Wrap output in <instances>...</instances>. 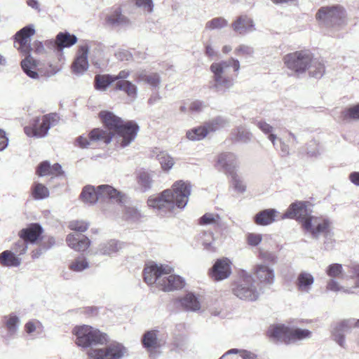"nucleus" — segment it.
Returning a JSON list of instances; mask_svg holds the SVG:
<instances>
[{
    "label": "nucleus",
    "mask_w": 359,
    "mask_h": 359,
    "mask_svg": "<svg viewBox=\"0 0 359 359\" xmlns=\"http://www.w3.org/2000/svg\"><path fill=\"white\" fill-rule=\"evenodd\" d=\"M99 116L108 130L94 128L89 133L92 142H103L108 144L116 135L117 142L121 148L128 146L135 140L139 131V126L133 121L124 122L120 117L109 111H101Z\"/></svg>",
    "instance_id": "1"
},
{
    "label": "nucleus",
    "mask_w": 359,
    "mask_h": 359,
    "mask_svg": "<svg viewBox=\"0 0 359 359\" xmlns=\"http://www.w3.org/2000/svg\"><path fill=\"white\" fill-rule=\"evenodd\" d=\"M191 191L189 182L179 180L170 189H167L155 197H149L147 204L161 216L172 213L176 208L184 209L187 205Z\"/></svg>",
    "instance_id": "2"
},
{
    "label": "nucleus",
    "mask_w": 359,
    "mask_h": 359,
    "mask_svg": "<svg viewBox=\"0 0 359 359\" xmlns=\"http://www.w3.org/2000/svg\"><path fill=\"white\" fill-rule=\"evenodd\" d=\"M285 66L297 74L309 71V76L320 79L325 73V67L323 61L315 58L308 50L295 51L285 55L283 57Z\"/></svg>",
    "instance_id": "3"
},
{
    "label": "nucleus",
    "mask_w": 359,
    "mask_h": 359,
    "mask_svg": "<svg viewBox=\"0 0 359 359\" xmlns=\"http://www.w3.org/2000/svg\"><path fill=\"white\" fill-rule=\"evenodd\" d=\"M229 67H232L233 72L238 73L240 69L239 61L231 57L227 60L213 62L210 65L212 76L210 82V89L218 93H224L233 86V79L227 76V69Z\"/></svg>",
    "instance_id": "4"
},
{
    "label": "nucleus",
    "mask_w": 359,
    "mask_h": 359,
    "mask_svg": "<svg viewBox=\"0 0 359 359\" xmlns=\"http://www.w3.org/2000/svg\"><path fill=\"white\" fill-rule=\"evenodd\" d=\"M35 34V29L33 25H28L20 29L15 34V43L19 46L18 49L25 56L21 62V67L23 72L30 78L36 79L39 78V74L36 71L37 61L32 55V46L30 38Z\"/></svg>",
    "instance_id": "5"
},
{
    "label": "nucleus",
    "mask_w": 359,
    "mask_h": 359,
    "mask_svg": "<svg viewBox=\"0 0 359 359\" xmlns=\"http://www.w3.org/2000/svg\"><path fill=\"white\" fill-rule=\"evenodd\" d=\"M267 333L271 339L286 344L308 339L312 336V332L307 329L290 327L283 324L271 325Z\"/></svg>",
    "instance_id": "6"
},
{
    "label": "nucleus",
    "mask_w": 359,
    "mask_h": 359,
    "mask_svg": "<svg viewBox=\"0 0 359 359\" xmlns=\"http://www.w3.org/2000/svg\"><path fill=\"white\" fill-rule=\"evenodd\" d=\"M72 334L76 337V344L83 348H93L95 346L103 345L107 343L109 340L107 334L87 325L74 327L72 330Z\"/></svg>",
    "instance_id": "7"
},
{
    "label": "nucleus",
    "mask_w": 359,
    "mask_h": 359,
    "mask_svg": "<svg viewBox=\"0 0 359 359\" xmlns=\"http://www.w3.org/2000/svg\"><path fill=\"white\" fill-rule=\"evenodd\" d=\"M232 292L238 298L245 301H256L264 290L255 285L252 276L245 270L239 273V278L232 286Z\"/></svg>",
    "instance_id": "8"
},
{
    "label": "nucleus",
    "mask_w": 359,
    "mask_h": 359,
    "mask_svg": "<svg viewBox=\"0 0 359 359\" xmlns=\"http://www.w3.org/2000/svg\"><path fill=\"white\" fill-rule=\"evenodd\" d=\"M345 11L339 5L323 6L318 11L316 18L318 21L330 29L332 34L345 25Z\"/></svg>",
    "instance_id": "9"
},
{
    "label": "nucleus",
    "mask_w": 359,
    "mask_h": 359,
    "mask_svg": "<svg viewBox=\"0 0 359 359\" xmlns=\"http://www.w3.org/2000/svg\"><path fill=\"white\" fill-rule=\"evenodd\" d=\"M60 117L57 113H49L35 116L29 121V125L24 128L25 133L30 137L43 138L47 136L51 127L59 123Z\"/></svg>",
    "instance_id": "10"
},
{
    "label": "nucleus",
    "mask_w": 359,
    "mask_h": 359,
    "mask_svg": "<svg viewBox=\"0 0 359 359\" xmlns=\"http://www.w3.org/2000/svg\"><path fill=\"white\" fill-rule=\"evenodd\" d=\"M100 348H90L88 355L90 359H123L128 355V348L121 343L112 341Z\"/></svg>",
    "instance_id": "11"
},
{
    "label": "nucleus",
    "mask_w": 359,
    "mask_h": 359,
    "mask_svg": "<svg viewBox=\"0 0 359 359\" xmlns=\"http://www.w3.org/2000/svg\"><path fill=\"white\" fill-rule=\"evenodd\" d=\"M331 221L328 218L316 217L310 216L302 219V227L311 233L313 238L318 239L321 234L330 236L331 229Z\"/></svg>",
    "instance_id": "12"
},
{
    "label": "nucleus",
    "mask_w": 359,
    "mask_h": 359,
    "mask_svg": "<svg viewBox=\"0 0 359 359\" xmlns=\"http://www.w3.org/2000/svg\"><path fill=\"white\" fill-rule=\"evenodd\" d=\"M172 271L173 269L168 265H158L152 262L144 269V280L149 285L156 283L159 285L163 276H166Z\"/></svg>",
    "instance_id": "13"
},
{
    "label": "nucleus",
    "mask_w": 359,
    "mask_h": 359,
    "mask_svg": "<svg viewBox=\"0 0 359 359\" xmlns=\"http://www.w3.org/2000/svg\"><path fill=\"white\" fill-rule=\"evenodd\" d=\"M2 325L6 329V333L2 335L3 341L8 345L17 337L20 325V319L15 313L4 316Z\"/></svg>",
    "instance_id": "14"
},
{
    "label": "nucleus",
    "mask_w": 359,
    "mask_h": 359,
    "mask_svg": "<svg viewBox=\"0 0 359 359\" xmlns=\"http://www.w3.org/2000/svg\"><path fill=\"white\" fill-rule=\"evenodd\" d=\"M253 273L258 280L257 284L259 288L270 287L275 282V272L273 268L266 264H257L253 268Z\"/></svg>",
    "instance_id": "15"
},
{
    "label": "nucleus",
    "mask_w": 359,
    "mask_h": 359,
    "mask_svg": "<svg viewBox=\"0 0 359 359\" xmlns=\"http://www.w3.org/2000/svg\"><path fill=\"white\" fill-rule=\"evenodd\" d=\"M141 343L148 351H152L161 348L165 344V339L160 337L158 330L154 329L147 330L143 334Z\"/></svg>",
    "instance_id": "16"
},
{
    "label": "nucleus",
    "mask_w": 359,
    "mask_h": 359,
    "mask_svg": "<svg viewBox=\"0 0 359 359\" xmlns=\"http://www.w3.org/2000/svg\"><path fill=\"white\" fill-rule=\"evenodd\" d=\"M43 229L39 223L29 224L26 228L21 229L18 236L20 238L24 239L28 244H35L42 239Z\"/></svg>",
    "instance_id": "17"
},
{
    "label": "nucleus",
    "mask_w": 359,
    "mask_h": 359,
    "mask_svg": "<svg viewBox=\"0 0 359 359\" xmlns=\"http://www.w3.org/2000/svg\"><path fill=\"white\" fill-rule=\"evenodd\" d=\"M231 273V262L227 258L218 259L212 266L210 274L215 280L227 278Z\"/></svg>",
    "instance_id": "18"
},
{
    "label": "nucleus",
    "mask_w": 359,
    "mask_h": 359,
    "mask_svg": "<svg viewBox=\"0 0 359 359\" xmlns=\"http://www.w3.org/2000/svg\"><path fill=\"white\" fill-rule=\"evenodd\" d=\"M77 37L74 34H71L67 32H60L57 34L55 40H48L46 41V46L55 50H62L65 48H69L77 42Z\"/></svg>",
    "instance_id": "19"
},
{
    "label": "nucleus",
    "mask_w": 359,
    "mask_h": 359,
    "mask_svg": "<svg viewBox=\"0 0 359 359\" xmlns=\"http://www.w3.org/2000/svg\"><path fill=\"white\" fill-rule=\"evenodd\" d=\"M232 29L240 35L255 31V25L252 18L247 15H241L231 23Z\"/></svg>",
    "instance_id": "20"
},
{
    "label": "nucleus",
    "mask_w": 359,
    "mask_h": 359,
    "mask_svg": "<svg viewBox=\"0 0 359 359\" xmlns=\"http://www.w3.org/2000/svg\"><path fill=\"white\" fill-rule=\"evenodd\" d=\"M351 330L348 326V321L346 319L342 320L338 323L332 325L331 336L332 339L341 347H346L345 332Z\"/></svg>",
    "instance_id": "21"
},
{
    "label": "nucleus",
    "mask_w": 359,
    "mask_h": 359,
    "mask_svg": "<svg viewBox=\"0 0 359 359\" xmlns=\"http://www.w3.org/2000/svg\"><path fill=\"white\" fill-rule=\"evenodd\" d=\"M217 165L226 173L231 175L235 173L234 170L238 165V158L233 153L224 152L218 156Z\"/></svg>",
    "instance_id": "22"
},
{
    "label": "nucleus",
    "mask_w": 359,
    "mask_h": 359,
    "mask_svg": "<svg viewBox=\"0 0 359 359\" xmlns=\"http://www.w3.org/2000/svg\"><path fill=\"white\" fill-rule=\"evenodd\" d=\"M306 215L307 208L306 203L303 201H297L292 203L289 206L286 212L283 215L282 218L297 219L302 224V219L304 218H309V217H306Z\"/></svg>",
    "instance_id": "23"
},
{
    "label": "nucleus",
    "mask_w": 359,
    "mask_h": 359,
    "mask_svg": "<svg viewBox=\"0 0 359 359\" xmlns=\"http://www.w3.org/2000/svg\"><path fill=\"white\" fill-rule=\"evenodd\" d=\"M123 243L116 239L105 241L98 245L95 254L111 257L123 249Z\"/></svg>",
    "instance_id": "24"
},
{
    "label": "nucleus",
    "mask_w": 359,
    "mask_h": 359,
    "mask_svg": "<svg viewBox=\"0 0 359 359\" xmlns=\"http://www.w3.org/2000/svg\"><path fill=\"white\" fill-rule=\"evenodd\" d=\"M154 175L155 174L153 171L143 168L136 171V182L141 191L147 192L152 188Z\"/></svg>",
    "instance_id": "25"
},
{
    "label": "nucleus",
    "mask_w": 359,
    "mask_h": 359,
    "mask_svg": "<svg viewBox=\"0 0 359 359\" xmlns=\"http://www.w3.org/2000/svg\"><path fill=\"white\" fill-rule=\"evenodd\" d=\"M88 45H83L79 47L77 57L72 64L73 72L76 74H81L86 71L88 68Z\"/></svg>",
    "instance_id": "26"
},
{
    "label": "nucleus",
    "mask_w": 359,
    "mask_h": 359,
    "mask_svg": "<svg viewBox=\"0 0 359 359\" xmlns=\"http://www.w3.org/2000/svg\"><path fill=\"white\" fill-rule=\"evenodd\" d=\"M66 242L69 247L78 252L85 251L90 245V241L87 236L78 233L68 234Z\"/></svg>",
    "instance_id": "27"
},
{
    "label": "nucleus",
    "mask_w": 359,
    "mask_h": 359,
    "mask_svg": "<svg viewBox=\"0 0 359 359\" xmlns=\"http://www.w3.org/2000/svg\"><path fill=\"white\" fill-rule=\"evenodd\" d=\"M162 278L159 286L165 292L179 290L184 285V280L180 276L172 274V272L166 276H163Z\"/></svg>",
    "instance_id": "28"
},
{
    "label": "nucleus",
    "mask_w": 359,
    "mask_h": 359,
    "mask_svg": "<svg viewBox=\"0 0 359 359\" xmlns=\"http://www.w3.org/2000/svg\"><path fill=\"white\" fill-rule=\"evenodd\" d=\"M313 276L306 271H302L297 277L295 285L298 291L309 293L314 283Z\"/></svg>",
    "instance_id": "29"
},
{
    "label": "nucleus",
    "mask_w": 359,
    "mask_h": 359,
    "mask_svg": "<svg viewBox=\"0 0 359 359\" xmlns=\"http://www.w3.org/2000/svg\"><path fill=\"white\" fill-rule=\"evenodd\" d=\"M278 211L273 208L264 209L254 216V222L259 226H267L276 220Z\"/></svg>",
    "instance_id": "30"
},
{
    "label": "nucleus",
    "mask_w": 359,
    "mask_h": 359,
    "mask_svg": "<svg viewBox=\"0 0 359 359\" xmlns=\"http://www.w3.org/2000/svg\"><path fill=\"white\" fill-rule=\"evenodd\" d=\"M99 198L114 199L118 203H123V196L121 192L108 184L100 185L97 187Z\"/></svg>",
    "instance_id": "31"
},
{
    "label": "nucleus",
    "mask_w": 359,
    "mask_h": 359,
    "mask_svg": "<svg viewBox=\"0 0 359 359\" xmlns=\"http://www.w3.org/2000/svg\"><path fill=\"white\" fill-rule=\"evenodd\" d=\"M231 139L234 142L248 144L251 142L253 135L245 126H239L231 133Z\"/></svg>",
    "instance_id": "32"
},
{
    "label": "nucleus",
    "mask_w": 359,
    "mask_h": 359,
    "mask_svg": "<svg viewBox=\"0 0 359 359\" xmlns=\"http://www.w3.org/2000/svg\"><path fill=\"white\" fill-rule=\"evenodd\" d=\"M136 80L137 82H144L154 88L158 87L161 82V76L158 73L148 74L145 71L137 72Z\"/></svg>",
    "instance_id": "33"
},
{
    "label": "nucleus",
    "mask_w": 359,
    "mask_h": 359,
    "mask_svg": "<svg viewBox=\"0 0 359 359\" xmlns=\"http://www.w3.org/2000/svg\"><path fill=\"white\" fill-rule=\"evenodd\" d=\"M182 307L187 311H196L201 309L200 302L195 294L188 293L179 299Z\"/></svg>",
    "instance_id": "34"
},
{
    "label": "nucleus",
    "mask_w": 359,
    "mask_h": 359,
    "mask_svg": "<svg viewBox=\"0 0 359 359\" xmlns=\"http://www.w3.org/2000/svg\"><path fill=\"white\" fill-rule=\"evenodd\" d=\"M80 198L86 203H96L100 199L97 189L93 185L85 186L80 194Z\"/></svg>",
    "instance_id": "35"
},
{
    "label": "nucleus",
    "mask_w": 359,
    "mask_h": 359,
    "mask_svg": "<svg viewBox=\"0 0 359 359\" xmlns=\"http://www.w3.org/2000/svg\"><path fill=\"white\" fill-rule=\"evenodd\" d=\"M106 22L111 26H121L127 25L128 20L122 14L120 8H116L111 13L107 15Z\"/></svg>",
    "instance_id": "36"
},
{
    "label": "nucleus",
    "mask_w": 359,
    "mask_h": 359,
    "mask_svg": "<svg viewBox=\"0 0 359 359\" xmlns=\"http://www.w3.org/2000/svg\"><path fill=\"white\" fill-rule=\"evenodd\" d=\"M0 264L4 266L17 267L21 264V259L11 250H4L0 254Z\"/></svg>",
    "instance_id": "37"
},
{
    "label": "nucleus",
    "mask_w": 359,
    "mask_h": 359,
    "mask_svg": "<svg viewBox=\"0 0 359 359\" xmlns=\"http://www.w3.org/2000/svg\"><path fill=\"white\" fill-rule=\"evenodd\" d=\"M230 121L222 116H216L205 123L208 133L215 132L219 129L229 126Z\"/></svg>",
    "instance_id": "38"
},
{
    "label": "nucleus",
    "mask_w": 359,
    "mask_h": 359,
    "mask_svg": "<svg viewBox=\"0 0 359 359\" xmlns=\"http://www.w3.org/2000/svg\"><path fill=\"white\" fill-rule=\"evenodd\" d=\"M114 82L113 75L97 74L94 79V87L97 90L104 91Z\"/></svg>",
    "instance_id": "39"
},
{
    "label": "nucleus",
    "mask_w": 359,
    "mask_h": 359,
    "mask_svg": "<svg viewBox=\"0 0 359 359\" xmlns=\"http://www.w3.org/2000/svg\"><path fill=\"white\" fill-rule=\"evenodd\" d=\"M115 89L124 91L129 97L135 98L137 94V88L132 82L127 80L118 81L115 84Z\"/></svg>",
    "instance_id": "40"
},
{
    "label": "nucleus",
    "mask_w": 359,
    "mask_h": 359,
    "mask_svg": "<svg viewBox=\"0 0 359 359\" xmlns=\"http://www.w3.org/2000/svg\"><path fill=\"white\" fill-rule=\"evenodd\" d=\"M31 191L32 196L36 201L43 200L50 195L48 189L44 184L36 182L32 184Z\"/></svg>",
    "instance_id": "41"
},
{
    "label": "nucleus",
    "mask_w": 359,
    "mask_h": 359,
    "mask_svg": "<svg viewBox=\"0 0 359 359\" xmlns=\"http://www.w3.org/2000/svg\"><path fill=\"white\" fill-rule=\"evenodd\" d=\"M254 124L262 130L265 135H268V139L271 142L273 147H276V135L273 133V128L264 120L255 121Z\"/></svg>",
    "instance_id": "42"
},
{
    "label": "nucleus",
    "mask_w": 359,
    "mask_h": 359,
    "mask_svg": "<svg viewBox=\"0 0 359 359\" xmlns=\"http://www.w3.org/2000/svg\"><path fill=\"white\" fill-rule=\"evenodd\" d=\"M208 134V129L205 125H204L191 128L187 132L186 135L191 141H198L205 138Z\"/></svg>",
    "instance_id": "43"
},
{
    "label": "nucleus",
    "mask_w": 359,
    "mask_h": 359,
    "mask_svg": "<svg viewBox=\"0 0 359 359\" xmlns=\"http://www.w3.org/2000/svg\"><path fill=\"white\" fill-rule=\"evenodd\" d=\"M344 121L359 120V103L345 108L341 113Z\"/></svg>",
    "instance_id": "44"
},
{
    "label": "nucleus",
    "mask_w": 359,
    "mask_h": 359,
    "mask_svg": "<svg viewBox=\"0 0 359 359\" xmlns=\"http://www.w3.org/2000/svg\"><path fill=\"white\" fill-rule=\"evenodd\" d=\"M199 223L201 225H212L214 226H222L221 217L217 213L207 212L200 219Z\"/></svg>",
    "instance_id": "45"
},
{
    "label": "nucleus",
    "mask_w": 359,
    "mask_h": 359,
    "mask_svg": "<svg viewBox=\"0 0 359 359\" xmlns=\"http://www.w3.org/2000/svg\"><path fill=\"white\" fill-rule=\"evenodd\" d=\"M229 22L223 17H216L205 23V29L215 30L221 29L227 27Z\"/></svg>",
    "instance_id": "46"
},
{
    "label": "nucleus",
    "mask_w": 359,
    "mask_h": 359,
    "mask_svg": "<svg viewBox=\"0 0 359 359\" xmlns=\"http://www.w3.org/2000/svg\"><path fill=\"white\" fill-rule=\"evenodd\" d=\"M90 266L89 262L86 257H78L69 264V268L74 272H81Z\"/></svg>",
    "instance_id": "47"
},
{
    "label": "nucleus",
    "mask_w": 359,
    "mask_h": 359,
    "mask_svg": "<svg viewBox=\"0 0 359 359\" xmlns=\"http://www.w3.org/2000/svg\"><path fill=\"white\" fill-rule=\"evenodd\" d=\"M200 241L204 248L208 251H214L215 247L213 246L214 236L211 231H204L200 236Z\"/></svg>",
    "instance_id": "48"
},
{
    "label": "nucleus",
    "mask_w": 359,
    "mask_h": 359,
    "mask_svg": "<svg viewBox=\"0 0 359 359\" xmlns=\"http://www.w3.org/2000/svg\"><path fill=\"white\" fill-rule=\"evenodd\" d=\"M43 330L42 323L36 320H29L25 325V330L28 334H32L36 331L41 332Z\"/></svg>",
    "instance_id": "49"
},
{
    "label": "nucleus",
    "mask_w": 359,
    "mask_h": 359,
    "mask_svg": "<svg viewBox=\"0 0 359 359\" xmlns=\"http://www.w3.org/2000/svg\"><path fill=\"white\" fill-rule=\"evenodd\" d=\"M158 161L163 170H170L174 165V159L167 154H162L158 156Z\"/></svg>",
    "instance_id": "50"
},
{
    "label": "nucleus",
    "mask_w": 359,
    "mask_h": 359,
    "mask_svg": "<svg viewBox=\"0 0 359 359\" xmlns=\"http://www.w3.org/2000/svg\"><path fill=\"white\" fill-rule=\"evenodd\" d=\"M343 272V266L341 264L334 263L330 264L326 269V273L331 278L339 277Z\"/></svg>",
    "instance_id": "51"
},
{
    "label": "nucleus",
    "mask_w": 359,
    "mask_h": 359,
    "mask_svg": "<svg viewBox=\"0 0 359 359\" xmlns=\"http://www.w3.org/2000/svg\"><path fill=\"white\" fill-rule=\"evenodd\" d=\"M125 217L127 220L137 222L142 217V214L134 207H127L125 209Z\"/></svg>",
    "instance_id": "52"
},
{
    "label": "nucleus",
    "mask_w": 359,
    "mask_h": 359,
    "mask_svg": "<svg viewBox=\"0 0 359 359\" xmlns=\"http://www.w3.org/2000/svg\"><path fill=\"white\" fill-rule=\"evenodd\" d=\"M231 176L233 189L239 193H244L246 191V186L243 182L236 173H233Z\"/></svg>",
    "instance_id": "53"
},
{
    "label": "nucleus",
    "mask_w": 359,
    "mask_h": 359,
    "mask_svg": "<svg viewBox=\"0 0 359 359\" xmlns=\"http://www.w3.org/2000/svg\"><path fill=\"white\" fill-rule=\"evenodd\" d=\"M88 223L79 220L72 221L69 224V227L71 230L80 233L85 232L88 229Z\"/></svg>",
    "instance_id": "54"
},
{
    "label": "nucleus",
    "mask_w": 359,
    "mask_h": 359,
    "mask_svg": "<svg viewBox=\"0 0 359 359\" xmlns=\"http://www.w3.org/2000/svg\"><path fill=\"white\" fill-rule=\"evenodd\" d=\"M137 7L142 8L144 12L151 13L154 11L153 0H134Z\"/></svg>",
    "instance_id": "55"
},
{
    "label": "nucleus",
    "mask_w": 359,
    "mask_h": 359,
    "mask_svg": "<svg viewBox=\"0 0 359 359\" xmlns=\"http://www.w3.org/2000/svg\"><path fill=\"white\" fill-rule=\"evenodd\" d=\"M28 248V243L24 239H20L13 244V250L15 254L22 255L26 253Z\"/></svg>",
    "instance_id": "56"
},
{
    "label": "nucleus",
    "mask_w": 359,
    "mask_h": 359,
    "mask_svg": "<svg viewBox=\"0 0 359 359\" xmlns=\"http://www.w3.org/2000/svg\"><path fill=\"white\" fill-rule=\"evenodd\" d=\"M208 107V104L202 100L193 101L189 107V110L193 113H200L203 111Z\"/></svg>",
    "instance_id": "57"
},
{
    "label": "nucleus",
    "mask_w": 359,
    "mask_h": 359,
    "mask_svg": "<svg viewBox=\"0 0 359 359\" xmlns=\"http://www.w3.org/2000/svg\"><path fill=\"white\" fill-rule=\"evenodd\" d=\"M231 354H239V355L243 359H249V358H250V356H251L250 351H247L245 349L231 348V349L227 351L224 354H223L219 359H223L226 355H229Z\"/></svg>",
    "instance_id": "58"
},
{
    "label": "nucleus",
    "mask_w": 359,
    "mask_h": 359,
    "mask_svg": "<svg viewBox=\"0 0 359 359\" xmlns=\"http://www.w3.org/2000/svg\"><path fill=\"white\" fill-rule=\"evenodd\" d=\"M234 53L238 55H242L251 57L253 55L255 51L252 46L245 44H241L235 49Z\"/></svg>",
    "instance_id": "59"
},
{
    "label": "nucleus",
    "mask_w": 359,
    "mask_h": 359,
    "mask_svg": "<svg viewBox=\"0 0 359 359\" xmlns=\"http://www.w3.org/2000/svg\"><path fill=\"white\" fill-rule=\"evenodd\" d=\"M348 267L351 278L355 280L354 288H359V264L353 263Z\"/></svg>",
    "instance_id": "60"
},
{
    "label": "nucleus",
    "mask_w": 359,
    "mask_h": 359,
    "mask_svg": "<svg viewBox=\"0 0 359 359\" xmlns=\"http://www.w3.org/2000/svg\"><path fill=\"white\" fill-rule=\"evenodd\" d=\"M50 163L48 161H42L39 164L36 169V174L39 177L50 175Z\"/></svg>",
    "instance_id": "61"
},
{
    "label": "nucleus",
    "mask_w": 359,
    "mask_h": 359,
    "mask_svg": "<svg viewBox=\"0 0 359 359\" xmlns=\"http://www.w3.org/2000/svg\"><path fill=\"white\" fill-rule=\"evenodd\" d=\"M276 149H279L280 155L282 156H287L290 154L289 146L285 144L282 139L278 138L276 140V147H274Z\"/></svg>",
    "instance_id": "62"
},
{
    "label": "nucleus",
    "mask_w": 359,
    "mask_h": 359,
    "mask_svg": "<svg viewBox=\"0 0 359 359\" xmlns=\"http://www.w3.org/2000/svg\"><path fill=\"white\" fill-rule=\"evenodd\" d=\"M262 240V236L259 233H250L247 236L248 243L251 246H257Z\"/></svg>",
    "instance_id": "63"
},
{
    "label": "nucleus",
    "mask_w": 359,
    "mask_h": 359,
    "mask_svg": "<svg viewBox=\"0 0 359 359\" xmlns=\"http://www.w3.org/2000/svg\"><path fill=\"white\" fill-rule=\"evenodd\" d=\"M334 233L333 231H330V236H324L325 241L323 243V249L326 251L331 250L334 245V239L333 238Z\"/></svg>",
    "instance_id": "64"
}]
</instances>
